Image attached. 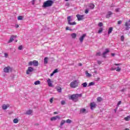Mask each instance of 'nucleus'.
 Returning <instances> with one entry per match:
<instances>
[{
    "mask_svg": "<svg viewBox=\"0 0 130 130\" xmlns=\"http://www.w3.org/2000/svg\"><path fill=\"white\" fill-rule=\"evenodd\" d=\"M15 38H17V36L12 35L10 37V39L9 41H8V43H11V42H13V41H14V39Z\"/></svg>",
    "mask_w": 130,
    "mask_h": 130,
    "instance_id": "9",
    "label": "nucleus"
},
{
    "mask_svg": "<svg viewBox=\"0 0 130 130\" xmlns=\"http://www.w3.org/2000/svg\"><path fill=\"white\" fill-rule=\"evenodd\" d=\"M67 123H71L72 122V120L70 119H68L66 120Z\"/></svg>",
    "mask_w": 130,
    "mask_h": 130,
    "instance_id": "35",
    "label": "nucleus"
},
{
    "mask_svg": "<svg viewBox=\"0 0 130 130\" xmlns=\"http://www.w3.org/2000/svg\"><path fill=\"white\" fill-rule=\"evenodd\" d=\"M53 5V1L51 0H48L44 3L43 7V8H48L51 7Z\"/></svg>",
    "mask_w": 130,
    "mask_h": 130,
    "instance_id": "2",
    "label": "nucleus"
},
{
    "mask_svg": "<svg viewBox=\"0 0 130 130\" xmlns=\"http://www.w3.org/2000/svg\"><path fill=\"white\" fill-rule=\"evenodd\" d=\"M96 56H100L101 55V53L98 52V53H96Z\"/></svg>",
    "mask_w": 130,
    "mask_h": 130,
    "instance_id": "39",
    "label": "nucleus"
},
{
    "mask_svg": "<svg viewBox=\"0 0 130 130\" xmlns=\"http://www.w3.org/2000/svg\"><path fill=\"white\" fill-rule=\"evenodd\" d=\"M82 85L84 88H86V87H87V86L88 85V84H87V82H84L82 83Z\"/></svg>",
    "mask_w": 130,
    "mask_h": 130,
    "instance_id": "29",
    "label": "nucleus"
},
{
    "mask_svg": "<svg viewBox=\"0 0 130 130\" xmlns=\"http://www.w3.org/2000/svg\"><path fill=\"white\" fill-rule=\"evenodd\" d=\"M57 72H58V71L57 70V69H55L53 72V74H55L56 73H57Z\"/></svg>",
    "mask_w": 130,
    "mask_h": 130,
    "instance_id": "43",
    "label": "nucleus"
},
{
    "mask_svg": "<svg viewBox=\"0 0 130 130\" xmlns=\"http://www.w3.org/2000/svg\"><path fill=\"white\" fill-rule=\"evenodd\" d=\"M33 65L35 67H38V61L34 60L33 61Z\"/></svg>",
    "mask_w": 130,
    "mask_h": 130,
    "instance_id": "18",
    "label": "nucleus"
},
{
    "mask_svg": "<svg viewBox=\"0 0 130 130\" xmlns=\"http://www.w3.org/2000/svg\"><path fill=\"white\" fill-rule=\"evenodd\" d=\"M53 75H54V73H53V72L50 74L51 77H52V76H53Z\"/></svg>",
    "mask_w": 130,
    "mask_h": 130,
    "instance_id": "55",
    "label": "nucleus"
},
{
    "mask_svg": "<svg viewBox=\"0 0 130 130\" xmlns=\"http://www.w3.org/2000/svg\"><path fill=\"white\" fill-rule=\"evenodd\" d=\"M12 71H13V68H12V67H10V66L5 67L4 69V73H10V72H12Z\"/></svg>",
    "mask_w": 130,
    "mask_h": 130,
    "instance_id": "5",
    "label": "nucleus"
},
{
    "mask_svg": "<svg viewBox=\"0 0 130 130\" xmlns=\"http://www.w3.org/2000/svg\"><path fill=\"white\" fill-rule=\"evenodd\" d=\"M32 110H29L27 111L26 113V114H27L28 115H30V114H32Z\"/></svg>",
    "mask_w": 130,
    "mask_h": 130,
    "instance_id": "21",
    "label": "nucleus"
},
{
    "mask_svg": "<svg viewBox=\"0 0 130 130\" xmlns=\"http://www.w3.org/2000/svg\"><path fill=\"white\" fill-rule=\"evenodd\" d=\"M9 107H10V105L9 104H4L2 106V109H3V110H6L7 109H8V108H9Z\"/></svg>",
    "mask_w": 130,
    "mask_h": 130,
    "instance_id": "12",
    "label": "nucleus"
},
{
    "mask_svg": "<svg viewBox=\"0 0 130 130\" xmlns=\"http://www.w3.org/2000/svg\"><path fill=\"white\" fill-rule=\"evenodd\" d=\"M53 101V98H52L50 100V103H52Z\"/></svg>",
    "mask_w": 130,
    "mask_h": 130,
    "instance_id": "46",
    "label": "nucleus"
},
{
    "mask_svg": "<svg viewBox=\"0 0 130 130\" xmlns=\"http://www.w3.org/2000/svg\"><path fill=\"white\" fill-rule=\"evenodd\" d=\"M13 122L14 123H18V122H19V120H18L17 118H15L13 120Z\"/></svg>",
    "mask_w": 130,
    "mask_h": 130,
    "instance_id": "30",
    "label": "nucleus"
},
{
    "mask_svg": "<svg viewBox=\"0 0 130 130\" xmlns=\"http://www.w3.org/2000/svg\"><path fill=\"white\" fill-rule=\"evenodd\" d=\"M18 20H23V16H19L17 18Z\"/></svg>",
    "mask_w": 130,
    "mask_h": 130,
    "instance_id": "36",
    "label": "nucleus"
},
{
    "mask_svg": "<svg viewBox=\"0 0 130 130\" xmlns=\"http://www.w3.org/2000/svg\"><path fill=\"white\" fill-rule=\"evenodd\" d=\"M111 55H112V56H114L115 54H114V53H112V54H111Z\"/></svg>",
    "mask_w": 130,
    "mask_h": 130,
    "instance_id": "57",
    "label": "nucleus"
},
{
    "mask_svg": "<svg viewBox=\"0 0 130 130\" xmlns=\"http://www.w3.org/2000/svg\"><path fill=\"white\" fill-rule=\"evenodd\" d=\"M82 65V63H79L78 64V66H79L80 67H81Z\"/></svg>",
    "mask_w": 130,
    "mask_h": 130,
    "instance_id": "54",
    "label": "nucleus"
},
{
    "mask_svg": "<svg viewBox=\"0 0 130 130\" xmlns=\"http://www.w3.org/2000/svg\"><path fill=\"white\" fill-rule=\"evenodd\" d=\"M129 117L130 118V115H129Z\"/></svg>",
    "mask_w": 130,
    "mask_h": 130,
    "instance_id": "62",
    "label": "nucleus"
},
{
    "mask_svg": "<svg viewBox=\"0 0 130 130\" xmlns=\"http://www.w3.org/2000/svg\"><path fill=\"white\" fill-rule=\"evenodd\" d=\"M121 23H122V21L121 20H119L118 21V25H120V24H121Z\"/></svg>",
    "mask_w": 130,
    "mask_h": 130,
    "instance_id": "44",
    "label": "nucleus"
},
{
    "mask_svg": "<svg viewBox=\"0 0 130 130\" xmlns=\"http://www.w3.org/2000/svg\"><path fill=\"white\" fill-rule=\"evenodd\" d=\"M112 70H116V71L117 72H120V71H121V69L119 67H118L117 69H116L112 68Z\"/></svg>",
    "mask_w": 130,
    "mask_h": 130,
    "instance_id": "26",
    "label": "nucleus"
},
{
    "mask_svg": "<svg viewBox=\"0 0 130 130\" xmlns=\"http://www.w3.org/2000/svg\"><path fill=\"white\" fill-rule=\"evenodd\" d=\"M4 54H5V56L6 57H8V54H7L6 53H5Z\"/></svg>",
    "mask_w": 130,
    "mask_h": 130,
    "instance_id": "52",
    "label": "nucleus"
},
{
    "mask_svg": "<svg viewBox=\"0 0 130 130\" xmlns=\"http://www.w3.org/2000/svg\"><path fill=\"white\" fill-rule=\"evenodd\" d=\"M18 49H19V50H22V49H23V46H22V45L19 46L18 47Z\"/></svg>",
    "mask_w": 130,
    "mask_h": 130,
    "instance_id": "38",
    "label": "nucleus"
},
{
    "mask_svg": "<svg viewBox=\"0 0 130 130\" xmlns=\"http://www.w3.org/2000/svg\"><path fill=\"white\" fill-rule=\"evenodd\" d=\"M44 63L46 64L47 62H48V58L47 57H45L44 59Z\"/></svg>",
    "mask_w": 130,
    "mask_h": 130,
    "instance_id": "24",
    "label": "nucleus"
},
{
    "mask_svg": "<svg viewBox=\"0 0 130 130\" xmlns=\"http://www.w3.org/2000/svg\"><path fill=\"white\" fill-rule=\"evenodd\" d=\"M98 63L99 64H101V63H102V62H101V61H98Z\"/></svg>",
    "mask_w": 130,
    "mask_h": 130,
    "instance_id": "49",
    "label": "nucleus"
},
{
    "mask_svg": "<svg viewBox=\"0 0 130 130\" xmlns=\"http://www.w3.org/2000/svg\"><path fill=\"white\" fill-rule=\"evenodd\" d=\"M86 112V109H81L80 110V113H85Z\"/></svg>",
    "mask_w": 130,
    "mask_h": 130,
    "instance_id": "25",
    "label": "nucleus"
},
{
    "mask_svg": "<svg viewBox=\"0 0 130 130\" xmlns=\"http://www.w3.org/2000/svg\"><path fill=\"white\" fill-rule=\"evenodd\" d=\"M85 75H86V77H88V78L92 77V75H91V74H90V73H88V71H85Z\"/></svg>",
    "mask_w": 130,
    "mask_h": 130,
    "instance_id": "17",
    "label": "nucleus"
},
{
    "mask_svg": "<svg viewBox=\"0 0 130 130\" xmlns=\"http://www.w3.org/2000/svg\"><path fill=\"white\" fill-rule=\"evenodd\" d=\"M115 66H119V64H115Z\"/></svg>",
    "mask_w": 130,
    "mask_h": 130,
    "instance_id": "59",
    "label": "nucleus"
},
{
    "mask_svg": "<svg viewBox=\"0 0 130 130\" xmlns=\"http://www.w3.org/2000/svg\"><path fill=\"white\" fill-rule=\"evenodd\" d=\"M66 30H69L70 31H73V29H70V27H69V26L66 27Z\"/></svg>",
    "mask_w": 130,
    "mask_h": 130,
    "instance_id": "37",
    "label": "nucleus"
},
{
    "mask_svg": "<svg viewBox=\"0 0 130 130\" xmlns=\"http://www.w3.org/2000/svg\"><path fill=\"white\" fill-rule=\"evenodd\" d=\"M86 34H83L80 38L79 41H80L81 43H83V41H84V39L85 37H86Z\"/></svg>",
    "mask_w": 130,
    "mask_h": 130,
    "instance_id": "11",
    "label": "nucleus"
},
{
    "mask_svg": "<svg viewBox=\"0 0 130 130\" xmlns=\"http://www.w3.org/2000/svg\"><path fill=\"white\" fill-rule=\"evenodd\" d=\"M120 104H121V101L118 102L117 105L119 106V105H120Z\"/></svg>",
    "mask_w": 130,
    "mask_h": 130,
    "instance_id": "48",
    "label": "nucleus"
},
{
    "mask_svg": "<svg viewBox=\"0 0 130 130\" xmlns=\"http://www.w3.org/2000/svg\"><path fill=\"white\" fill-rule=\"evenodd\" d=\"M99 27H103V23L102 22H100L98 24Z\"/></svg>",
    "mask_w": 130,
    "mask_h": 130,
    "instance_id": "31",
    "label": "nucleus"
},
{
    "mask_svg": "<svg viewBox=\"0 0 130 130\" xmlns=\"http://www.w3.org/2000/svg\"><path fill=\"white\" fill-rule=\"evenodd\" d=\"M109 52V49H106L105 51L103 53V55L104 57H105V55L107 54Z\"/></svg>",
    "mask_w": 130,
    "mask_h": 130,
    "instance_id": "15",
    "label": "nucleus"
},
{
    "mask_svg": "<svg viewBox=\"0 0 130 130\" xmlns=\"http://www.w3.org/2000/svg\"><path fill=\"white\" fill-rule=\"evenodd\" d=\"M103 31V27H100L99 28V31H98L99 34H100L102 33Z\"/></svg>",
    "mask_w": 130,
    "mask_h": 130,
    "instance_id": "22",
    "label": "nucleus"
},
{
    "mask_svg": "<svg viewBox=\"0 0 130 130\" xmlns=\"http://www.w3.org/2000/svg\"><path fill=\"white\" fill-rule=\"evenodd\" d=\"M15 27H16V28H19V25L16 24V25H15Z\"/></svg>",
    "mask_w": 130,
    "mask_h": 130,
    "instance_id": "53",
    "label": "nucleus"
},
{
    "mask_svg": "<svg viewBox=\"0 0 130 130\" xmlns=\"http://www.w3.org/2000/svg\"><path fill=\"white\" fill-rule=\"evenodd\" d=\"M113 30V28L112 27H110L109 28V30L108 31V34H111V32H112V31Z\"/></svg>",
    "mask_w": 130,
    "mask_h": 130,
    "instance_id": "20",
    "label": "nucleus"
},
{
    "mask_svg": "<svg viewBox=\"0 0 130 130\" xmlns=\"http://www.w3.org/2000/svg\"><path fill=\"white\" fill-rule=\"evenodd\" d=\"M34 71V69L32 67H28L26 71V75H29L30 73H32Z\"/></svg>",
    "mask_w": 130,
    "mask_h": 130,
    "instance_id": "8",
    "label": "nucleus"
},
{
    "mask_svg": "<svg viewBox=\"0 0 130 130\" xmlns=\"http://www.w3.org/2000/svg\"><path fill=\"white\" fill-rule=\"evenodd\" d=\"M28 65L29 66H33V61L29 62Z\"/></svg>",
    "mask_w": 130,
    "mask_h": 130,
    "instance_id": "40",
    "label": "nucleus"
},
{
    "mask_svg": "<svg viewBox=\"0 0 130 130\" xmlns=\"http://www.w3.org/2000/svg\"><path fill=\"white\" fill-rule=\"evenodd\" d=\"M76 17L77 18L78 21H82V20H84V18L85 17V15L77 14L76 15Z\"/></svg>",
    "mask_w": 130,
    "mask_h": 130,
    "instance_id": "6",
    "label": "nucleus"
},
{
    "mask_svg": "<svg viewBox=\"0 0 130 130\" xmlns=\"http://www.w3.org/2000/svg\"><path fill=\"white\" fill-rule=\"evenodd\" d=\"M71 37H72V38L73 39L76 38V37H77V34H76L75 33H73L72 34H71Z\"/></svg>",
    "mask_w": 130,
    "mask_h": 130,
    "instance_id": "23",
    "label": "nucleus"
},
{
    "mask_svg": "<svg viewBox=\"0 0 130 130\" xmlns=\"http://www.w3.org/2000/svg\"><path fill=\"white\" fill-rule=\"evenodd\" d=\"M69 5H70V4H69V3H67L66 5V6H69Z\"/></svg>",
    "mask_w": 130,
    "mask_h": 130,
    "instance_id": "58",
    "label": "nucleus"
},
{
    "mask_svg": "<svg viewBox=\"0 0 130 130\" xmlns=\"http://www.w3.org/2000/svg\"><path fill=\"white\" fill-rule=\"evenodd\" d=\"M65 123H66V120H62L61 121L60 125H61V126H62V125H63V124H65Z\"/></svg>",
    "mask_w": 130,
    "mask_h": 130,
    "instance_id": "28",
    "label": "nucleus"
},
{
    "mask_svg": "<svg viewBox=\"0 0 130 130\" xmlns=\"http://www.w3.org/2000/svg\"><path fill=\"white\" fill-rule=\"evenodd\" d=\"M67 20L68 21V24L69 25H77V22H71V21H72V17L71 16H69L67 17Z\"/></svg>",
    "mask_w": 130,
    "mask_h": 130,
    "instance_id": "4",
    "label": "nucleus"
},
{
    "mask_svg": "<svg viewBox=\"0 0 130 130\" xmlns=\"http://www.w3.org/2000/svg\"><path fill=\"white\" fill-rule=\"evenodd\" d=\"M78 85H79V81L78 80H74L73 81H72V82H71L70 84V86L71 87V88H77V87H78Z\"/></svg>",
    "mask_w": 130,
    "mask_h": 130,
    "instance_id": "3",
    "label": "nucleus"
},
{
    "mask_svg": "<svg viewBox=\"0 0 130 130\" xmlns=\"http://www.w3.org/2000/svg\"><path fill=\"white\" fill-rule=\"evenodd\" d=\"M89 8H90V9H91V10H93V9L95 8V5L93 4H90L89 5Z\"/></svg>",
    "mask_w": 130,
    "mask_h": 130,
    "instance_id": "19",
    "label": "nucleus"
},
{
    "mask_svg": "<svg viewBox=\"0 0 130 130\" xmlns=\"http://www.w3.org/2000/svg\"><path fill=\"white\" fill-rule=\"evenodd\" d=\"M54 114H58V113L57 112H54Z\"/></svg>",
    "mask_w": 130,
    "mask_h": 130,
    "instance_id": "56",
    "label": "nucleus"
},
{
    "mask_svg": "<svg viewBox=\"0 0 130 130\" xmlns=\"http://www.w3.org/2000/svg\"><path fill=\"white\" fill-rule=\"evenodd\" d=\"M96 108V104L95 103H90V109L93 110Z\"/></svg>",
    "mask_w": 130,
    "mask_h": 130,
    "instance_id": "13",
    "label": "nucleus"
},
{
    "mask_svg": "<svg viewBox=\"0 0 130 130\" xmlns=\"http://www.w3.org/2000/svg\"><path fill=\"white\" fill-rule=\"evenodd\" d=\"M112 15V13L110 11L108 12L106 15V18H110Z\"/></svg>",
    "mask_w": 130,
    "mask_h": 130,
    "instance_id": "16",
    "label": "nucleus"
},
{
    "mask_svg": "<svg viewBox=\"0 0 130 130\" xmlns=\"http://www.w3.org/2000/svg\"><path fill=\"white\" fill-rule=\"evenodd\" d=\"M123 40H124V38L123 37V36H122L121 37V41H123Z\"/></svg>",
    "mask_w": 130,
    "mask_h": 130,
    "instance_id": "45",
    "label": "nucleus"
},
{
    "mask_svg": "<svg viewBox=\"0 0 130 130\" xmlns=\"http://www.w3.org/2000/svg\"><path fill=\"white\" fill-rule=\"evenodd\" d=\"M31 3L32 5H34V3H35V0H32Z\"/></svg>",
    "mask_w": 130,
    "mask_h": 130,
    "instance_id": "50",
    "label": "nucleus"
},
{
    "mask_svg": "<svg viewBox=\"0 0 130 130\" xmlns=\"http://www.w3.org/2000/svg\"><path fill=\"white\" fill-rule=\"evenodd\" d=\"M65 103H66V102H64V101H62L61 102V105H64Z\"/></svg>",
    "mask_w": 130,
    "mask_h": 130,
    "instance_id": "42",
    "label": "nucleus"
},
{
    "mask_svg": "<svg viewBox=\"0 0 130 130\" xmlns=\"http://www.w3.org/2000/svg\"><path fill=\"white\" fill-rule=\"evenodd\" d=\"M124 120H125L126 121H129V120H130L129 116H128L125 117V118H124Z\"/></svg>",
    "mask_w": 130,
    "mask_h": 130,
    "instance_id": "27",
    "label": "nucleus"
},
{
    "mask_svg": "<svg viewBox=\"0 0 130 130\" xmlns=\"http://www.w3.org/2000/svg\"><path fill=\"white\" fill-rule=\"evenodd\" d=\"M79 97H82V94H72L69 96V99H71V100H73L74 102L78 101V98H79Z\"/></svg>",
    "mask_w": 130,
    "mask_h": 130,
    "instance_id": "1",
    "label": "nucleus"
},
{
    "mask_svg": "<svg viewBox=\"0 0 130 130\" xmlns=\"http://www.w3.org/2000/svg\"><path fill=\"white\" fill-rule=\"evenodd\" d=\"M116 12H119V8H117L116 10H115Z\"/></svg>",
    "mask_w": 130,
    "mask_h": 130,
    "instance_id": "51",
    "label": "nucleus"
},
{
    "mask_svg": "<svg viewBox=\"0 0 130 130\" xmlns=\"http://www.w3.org/2000/svg\"><path fill=\"white\" fill-rule=\"evenodd\" d=\"M39 84H40V81L39 80L35 82V85H39Z\"/></svg>",
    "mask_w": 130,
    "mask_h": 130,
    "instance_id": "32",
    "label": "nucleus"
},
{
    "mask_svg": "<svg viewBox=\"0 0 130 130\" xmlns=\"http://www.w3.org/2000/svg\"><path fill=\"white\" fill-rule=\"evenodd\" d=\"M15 42H18V40H15Z\"/></svg>",
    "mask_w": 130,
    "mask_h": 130,
    "instance_id": "60",
    "label": "nucleus"
},
{
    "mask_svg": "<svg viewBox=\"0 0 130 130\" xmlns=\"http://www.w3.org/2000/svg\"><path fill=\"white\" fill-rule=\"evenodd\" d=\"M97 101L99 102H100L101 101H102V98H101V97H98L97 98Z\"/></svg>",
    "mask_w": 130,
    "mask_h": 130,
    "instance_id": "33",
    "label": "nucleus"
},
{
    "mask_svg": "<svg viewBox=\"0 0 130 130\" xmlns=\"http://www.w3.org/2000/svg\"><path fill=\"white\" fill-rule=\"evenodd\" d=\"M125 30H129L130 29V19L129 21L125 22Z\"/></svg>",
    "mask_w": 130,
    "mask_h": 130,
    "instance_id": "7",
    "label": "nucleus"
},
{
    "mask_svg": "<svg viewBox=\"0 0 130 130\" xmlns=\"http://www.w3.org/2000/svg\"><path fill=\"white\" fill-rule=\"evenodd\" d=\"M88 13H89V10L86 9L85 11V14H88Z\"/></svg>",
    "mask_w": 130,
    "mask_h": 130,
    "instance_id": "47",
    "label": "nucleus"
},
{
    "mask_svg": "<svg viewBox=\"0 0 130 130\" xmlns=\"http://www.w3.org/2000/svg\"><path fill=\"white\" fill-rule=\"evenodd\" d=\"M56 119H60V117H59L58 115H57L55 117H52L51 118L50 120L51 121H53V120H56Z\"/></svg>",
    "mask_w": 130,
    "mask_h": 130,
    "instance_id": "10",
    "label": "nucleus"
},
{
    "mask_svg": "<svg viewBox=\"0 0 130 130\" xmlns=\"http://www.w3.org/2000/svg\"><path fill=\"white\" fill-rule=\"evenodd\" d=\"M57 90L58 91V92L59 93L61 92V88H60V87L57 88Z\"/></svg>",
    "mask_w": 130,
    "mask_h": 130,
    "instance_id": "34",
    "label": "nucleus"
},
{
    "mask_svg": "<svg viewBox=\"0 0 130 130\" xmlns=\"http://www.w3.org/2000/svg\"><path fill=\"white\" fill-rule=\"evenodd\" d=\"M47 82L49 87H52V83H51V80H50V79H48Z\"/></svg>",
    "mask_w": 130,
    "mask_h": 130,
    "instance_id": "14",
    "label": "nucleus"
},
{
    "mask_svg": "<svg viewBox=\"0 0 130 130\" xmlns=\"http://www.w3.org/2000/svg\"><path fill=\"white\" fill-rule=\"evenodd\" d=\"M65 2H69V0H65Z\"/></svg>",
    "mask_w": 130,
    "mask_h": 130,
    "instance_id": "61",
    "label": "nucleus"
},
{
    "mask_svg": "<svg viewBox=\"0 0 130 130\" xmlns=\"http://www.w3.org/2000/svg\"><path fill=\"white\" fill-rule=\"evenodd\" d=\"M93 85H94V82H90L88 86H93Z\"/></svg>",
    "mask_w": 130,
    "mask_h": 130,
    "instance_id": "41",
    "label": "nucleus"
}]
</instances>
